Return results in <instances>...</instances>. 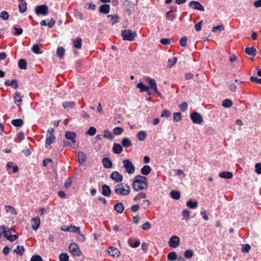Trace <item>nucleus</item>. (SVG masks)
Instances as JSON below:
<instances>
[{
  "label": "nucleus",
  "mask_w": 261,
  "mask_h": 261,
  "mask_svg": "<svg viewBox=\"0 0 261 261\" xmlns=\"http://www.w3.org/2000/svg\"><path fill=\"white\" fill-rule=\"evenodd\" d=\"M31 50L35 53V54H41L42 51H41L40 50V47L38 44H35L33 45L31 48Z\"/></svg>",
  "instance_id": "36"
},
{
  "label": "nucleus",
  "mask_w": 261,
  "mask_h": 261,
  "mask_svg": "<svg viewBox=\"0 0 261 261\" xmlns=\"http://www.w3.org/2000/svg\"><path fill=\"white\" fill-rule=\"evenodd\" d=\"M75 105V103L73 101H66L63 103V107L64 109H66L69 107H73Z\"/></svg>",
  "instance_id": "47"
},
{
  "label": "nucleus",
  "mask_w": 261,
  "mask_h": 261,
  "mask_svg": "<svg viewBox=\"0 0 261 261\" xmlns=\"http://www.w3.org/2000/svg\"><path fill=\"white\" fill-rule=\"evenodd\" d=\"M168 244L170 247L174 248H177L179 245L180 239L179 237L176 236H172L169 239Z\"/></svg>",
  "instance_id": "8"
},
{
  "label": "nucleus",
  "mask_w": 261,
  "mask_h": 261,
  "mask_svg": "<svg viewBox=\"0 0 261 261\" xmlns=\"http://www.w3.org/2000/svg\"><path fill=\"white\" fill-rule=\"evenodd\" d=\"M18 8L20 13L24 12L27 10V3L24 1H21L19 4Z\"/></svg>",
  "instance_id": "33"
},
{
  "label": "nucleus",
  "mask_w": 261,
  "mask_h": 261,
  "mask_svg": "<svg viewBox=\"0 0 261 261\" xmlns=\"http://www.w3.org/2000/svg\"><path fill=\"white\" fill-rule=\"evenodd\" d=\"M10 85L14 89H17L18 87V83L16 80H12Z\"/></svg>",
  "instance_id": "63"
},
{
  "label": "nucleus",
  "mask_w": 261,
  "mask_h": 261,
  "mask_svg": "<svg viewBox=\"0 0 261 261\" xmlns=\"http://www.w3.org/2000/svg\"><path fill=\"white\" fill-rule=\"evenodd\" d=\"M177 59L176 57H173L171 59H168V67H172L174 64H176L177 62Z\"/></svg>",
  "instance_id": "45"
},
{
  "label": "nucleus",
  "mask_w": 261,
  "mask_h": 261,
  "mask_svg": "<svg viewBox=\"0 0 261 261\" xmlns=\"http://www.w3.org/2000/svg\"><path fill=\"white\" fill-rule=\"evenodd\" d=\"M108 252L109 255L112 256H119L120 252L116 248H114L113 247H110L108 249Z\"/></svg>",
  "instance_id": "14"
},
{
  "label": "nucleus",
  "mask_w": 261,
  "mask_h": 261,
  "mask_svg": "<svg viewBox=\"0 0 261 261\" xmlns=\"http://www.w3.org/2000/svg\"><path fill=\"white\" fill-rule=\"evenodd\" d=\"M173 115L174 121L179 122L181 120V114L180 112L174 113Z\"/></svg>",
  "instance_id": "41"
},
{
  "label": "nucleus",
  "mask_w": 261,
  "mask_h": 261,
  "mask_svg": "<svg viewBox=\"0 0 261 261\" xmlns=\"http://www.w3.org/2000/svg\"><path fill=\"white\" fill-rule=\"evenodd\" d=\"M119 17L118 15H115L114 16L111 18V23L112 25H114L117 22L119 21Z\"/></svg>",
  "instance_id": "55"
},
{
  "label": "nucleus",
  "mask_w": 261,
  "mask_h": 261,
  "mask_svg": "<svg viewBox=\"0 0 261 261\" xmlns=\"http://www.w3.org/2000/svg\"><path fill=\"white\" fill-rule=\"evenodd\" d=\"M146 80L149 83V85L147 86V87H149V89L152 90L153 92H158V88L155 81L150 77H148Z\"/></svg>",
  "instance_id": "11"
},
{
  "label": "nucleus",
  "mask_w": 261,
  "mask_h": 261,
  "mask_svg": "<svg viewBox=\"0 0 261 261\" xmlns=\"http://www.w3.org/2000/svg\"><path fill=\"white\" fill-rule=\"evenodd\" d=\"M170 196L173 199L178 200L180 197V193L178 191L173 190L170 192Z\"/></svg>",
  "instance_id": "35"
},
{
  "label": "nucleus",
  "mask_w": 261,
  "mask_h": 261,
  "mask_svg": "<svg viewBox=\"0 0 261 261\" xmlns=\"http://www.w3.org/2000/svg\"><path fill=\"white\" fill-rule=\"evenodd\" d=\"M255 172L258 174H261V163H258L255 166Z\"/></svg>",
  "instance_id": "61"
},
{
  "label": "nucleus",
  "mask_w": 261,
  "mask_h": 261,
  "mask_svg": "<svg viewBox=\"0 0 261 261\" xmlns=\"http://www.w3.org/2000/svg\"><path fill=\"white\" fill-rule=\"evenodd\" d=\"M114 192L117 195L126 196L130 193V189L126 184L119 183L115 186Z\"/></svg>",
  "instance_id": "2"
},
{
  "label": "nucleus",
  "mask_w": 261,
  "mask_h": 261,
  "mask_svg": "<svg viewBox=\"0 0 261 261\" xmlns=\"http://www.w3.org/2000/svg\"><path fill=\"white\" fill-rule=\"evenodd\" d=\"M55 140V136L52 135L51 136H49L48 135H47V138L45 140V144L46 145H50L54 142Z\"/></svg>",
  "instance_id": "40"
},
{
  "label": "nucleus",
  "mask_w": 261,
  "mask_h": 261,
  "mask_svg": "<svg viewBox=\"0 0 261 261\" xmlns=\"http://www.w3.org/2000/svg\"><path fill=\"white\" fill-rule=\"evenodd\" d=\"M171 115V113L169 110H164L161 114V117L167 118L169 117Z\"/></svg>",
  "instance_id": "64"
},
{
  "label": "nucleus",
  "mask_w": 261,
  "mask_h": 261,
  "mask_svg": "<svg viewBox=\"0 0 261 261\" xmlns=\"http://www.w3.org/2000/svg\"><path fill=\"white\" fill-rule=\"evenodd\" d=\"M128 244L132 248H137L140 245V242L137 240L129 239L128 240Z\"/></svg>",
  "instance_id": "24"
},
{
  "label": "nucleus",
  "mask_w": 261,
  "mask_h": 261,
  "mask_svg": "<svg viewBox=\"0 0 261 261\" xmlns=\"http://www.w3.org/2000/svg\"><path fill=\"white\" fill-rule=\"evenodd\" d=\"M151 171V168L148 165H144L141 170L142 174L144 175H148Z\"/></svg>",
  "instance_id": "27"
},
{
  "label": "nucleus",
  "mask_w": 261,
  "mask_h": 261,
  "mask_svg": "<svg viewBox=\"0 0 261 261\" xmlns=\"http://www.w3.org/2000/svg\"><path fill=\"white\" fill-rule=\"evenodd\" d=\"M102 162L103 166L105 168L110 169L112 167V162L108 158L105 157L102 159Z\"/></svg>",
  "instance_id": "19"
},
{
  "label": "nucleus",
  "mask_w": 261,
  "mask_h": 261,
  "mask_svg": "<svg viewBox=\"0 0 261 261\" xmlns=\"http://www.w3.org/2000/svg\"><path fill=\"white\" fill-rule=\"evenodd\" d=\"M11 235V230L8 228L5 227V232L4 233V236L8 239V238Z\"/></svg>",
  "instance_id": "59"
},
{
  "label": "nucleus",
  "mask_w": 261,
  "mask_h": 261,
  "mask_svg": "<svg viewBox=\"0 0 261 261\" xmlns=\"http://www.w3.org/2000/svg\"><path fill=\"white\" fill-rule=\"evenodd\" d=\"M194 255V252L192 250H186L184 253V256L186 258L190 259Z\"/></svg>",
  "instance_id": "43"
},
{
  "label": "nucleus",
  "mask_w": 261,
  "mask_h": 261,
  "mask_svg": "<svg viewBox=\"0 0 261 261\" xmlns=\"http://www.w3.org/2000/svg\"><path fill=\"white\" fill-rule=\"evenodd\" d=\"M121 143L122 145L124 147H129L132 145L131 141L128 138H123Z\"/></svg>",
  "instance_id": "31"
},
{
  "label": "nucleus",
  "mask_w": 261,
  "mask_h": 261,
  "mask_svg": "<svg viewBox=\"0 0 261 261\" xmlns=\"http://www.w3.org/2000/svg\"><path fill=\"white\" fill-rule=\"evenodd\" d=\"M96 132V128L93 126H91L89 127V129L87 132V134L89 136H94Z\"/></svg>",
  "instance_id": "50"
},
{
  "label": "nucleus",
  "mask_w": 261,
  "mask_h": 261,
  "mask_svg": "<svg viewBox=\"0 0 261 261\" xmlns=\"http://www.w3.org/2000/svg\"><path fill=\"white\" fill-rule=\"evenodd\" d=\"M189 6L193 9L198 10L201 11H204V7L197 1H191L189 4Z\"/></svg>",
  "instance_id": "9"
},
{
  "label": "nucleus",
  "mask_w": 261,
  "mask_h": 261,
  "mask_svg": "<svg viewBox=\"0 0 261 261\" xmlns=\"http://www.w3.org/2000/svg\"><path fill=\"white\" fill-rule=\"evenodd\" d=\"M166 17L171 21H173L176 18V15L174 14H171V11H168L166 13Z\"/></svg>",
  "instance_id": "53"
},
{
  "label": "nucleus",
  "mask_w": 261,
  "mask_h": 261,
  "mask_svg": "<svg viewBox=\"0 0 261 261\" xmlns=\"http://www.w3.org/2000/svg\"><path fill=\"white\" fill-rule=\"evenodd\" d=\"M65 54V50L62 47H60L57 48V55L59 58H62Z\"/></svg>",
  "instance_id": "39"
},
{
  "label": "nucleus",
  "mask_w": 261,
  "mask_h": 261,
  "mask_svg": "<svg viewBox=\"0 0 261 261\" xmlns=\"http://www.w3.org/2000/svg\"><path fill=\"white\" fill-rule=\"evenodd\" d=\"M114 210L119 214H121L124 211V205L121 202H118L114 206Z\"/></svg>",
  "instance_id": "21"
},
{
  "label": "nucleus",
  "mask_w": 261,
  "mask_h": 261,
  "mask_svg": "<svg viewBox=\"0 0 261 261\" xmlns=\"http://www.w3.org/2000/svg\"><path fill=\"white\" fill-rule=\"evenodd\" d=\"M137 136L139 141H143L146 139L147 134L144 130H141L137 134Z\"/></svg>",
  "instance_id": "29"
},
{
  "label": "nucleus",
  "mask_w": 261,
  "mask_h": 261,
  "mask_svg": "<svg viewBox=\"0 0 261 261\" xmlns=\"http://www.w3.org/2000/svg\"><path fill=\"white\" fill-rule=\"evenodd\" d=\"M245 53L248 55L255 57L256 55V50L254 47H248L245 48Z\"/></svg>",
  "instance_id": "23"
},
{
  "label": "nucleus",
  "mask_w": 261,
  "mask_h": 261,
  "mask_svg": "<svg viewBox=\"0 0 261 261\" xmlns=\"http://www.w3.org/2000/svg\"><path fill=\"white\" fill-rule=\"evenodd\" d=\"M68 249L69 251L74 256H80L82 254L79 246L75 243H71Z\"/></svg>",
  "instance_id": "5"
},
{
  "label": "nucleus",
  "mask_w": 261,
  "mask_h": 261,
  "mask_svg": "<svg viewBox=\"0 0 261 261\" xmlns=\"http://www.w3.org/2000/svg\"><path fill=\"white\" fill-rule=\"evenodd\" d=\"M177 253L174 251L171 252L167 255V259L169 260H175L177 259Z\"/></svg>",
  "instance_id": "38"
},
{
  "label": "nucleus",
  "mask_w": 261,
  "mask_h": 261,
  "mask_svg": "<svg viewBox=\"0 0 261 261\" xmlns=\"http://www.w3.org/2000/svg\"><path fill=\"white\" fill-rule=\"evenodd\" d=\"M183 219L188 220L190 219V211L188 210H185L182 212Z\"/></svg>",
  "instance_id": "49"
},
{
  "label": "nucleus",
  "mask_w": 261,
  "mask_h": 261,
  "mask_svg": "<svg viewBox=\"0 0 261 261\" xmlns=\"http://www.w3.org/2000/svg\"><path fill=\"white\" fill-rule=\"evenodd\" d=\"M123 167L125 168L126 172L128 174H133L135 171V167L132 162L129 159L124 160L123 161Z\"/></svg>",
  "instance_id": "4"
},
{
  "label": "nucleus",
  "mask_w": 261,
  "mask_h": 261,
  "mask_svg": "<svg viewBox=\"0 0 261 261\" xmlns=\"http://www.w3.org/2000/svg\"><path fill=\"white\" fill-rule=\"evenodd\" d=\"M123 129L121 127H116L113 129V133L115 135H120L123 133Z\"/></svg>",
  "instance_id": "48"
},
{
  "label": "nucleus",
  "mask_w": 261,
  "mask_h": 261,
  "mask_svg": "<svg viewBox=\"0 0 261 261\" xmlns=\"http://www.w3.org/2000/svg\"><path fill=\"white\" fill-rule=\"evenodd\" d=\"M65 137L67 140H70L72 143H75L76 134L74 132H67L65 134Z\"/></svg>",
  "instance_id": "16"
},
{
  "label": "nucleus",
  "mask_w": 261,
  "mask_h": 261,
  "mask_svg": "<svg viewBox=\"0 0 261 261\" xmlns=\"http://www.w3.org/2000/svg\"><path fill=\"white\" fill-rule=\"evenodd\" d=\"M224 30V26L223 24L214 27L212 28V31L213 32H215L217 30L219 31V32H221Z\"/></svg>",
  "instance_id": "54"
},
{
  "label": "nucleus",
  "mask_w": 261,
  "mask_h": 261,
  "mask_svg": "<svg viewBox=\"0 0 261 261\" xmlns=\"http://www.w3.org/2000/svg\"><path fill=\"white\" fill-rule=\"evenodd\" d=\"M23 122V120L21 119H15L11 121L12 124L16 127H20L22 125Z\"/></svg>",
  "instance_id": "30"
},
{
  "label": "nucleus",
  "mask_w": 261,
  "mask_h": 261,
  "mask_svg": "<svg viewBox=\"0 0 261 261\" xmlns=\"http://www.w3.org/2000/svg\"><path fill=\"white\" fill-rule=\"evenodd\" d=\"M179 43L182 47L186 46L187 43V38L185 36L182 37L179 40Z\"/></svg>",
  "instance_id": "56"
},
{
  "label": "nucleus",
  "mask_w": 261,
  "mask_h": 261,
  "mask_svg": "<svg viewBox=\"0 0 261 261\" xmlns=\"http://www.w3.org/2000/svg\"><path fill=\"white\" fill-rule=\"evenodd\" d=\"M137 88L140 89L141 92H148L149 87L145 86L142 82H139L136 86Z\"/></svg>",
  "instance_id": "26"
},
{
  "label": "nucleus",
  "mask_w": 261,
  "mask_h": 261,
  "mask_svg": "<svg viewBox=\"0 0 261 261\" xmlns=\"http://www.w3.org/2000/svg\"><path fill=\"white\" fill-rule=\"evenodd\" d=\"M9 14L8 12L3 11L0 13V18H2L4 20H7L9 19Z\"/></svg>",
  "instance_id": "46"
},
{
  "label": "nucleus",
  "mask_w": 261,
  "mask_h": 261,
  "mask_svg": "<svg viewBox=\"0 0 261 261\" xmlns=\"http://www.w3.org/2000/svg\"><path fill=\"white\" fill-rule=\"evenodd\" d=\"M110 178L117 183H120L123 180L122 175L118 171H113Z\"/></svg>",
  "instance_id": "10"
},
{
  "label": "nucleus",
  "mask_w": 261,
  "mask_h": 261,
  "mask_svg": "<svg viewBox=\"0 0 261 261\" xmlns=\"http://www.w3.org/2000/svg\"><path fill=\"white\" fill-rule=\"evenodd\" d=\"M99 12L103 14H108L110 11V6L108 4L102 5L99 8Z\"/></svg>",
  "instance_id": "18"
},
{
  "label": "nucleus",
  "mask_w": 261,
  "mask_h": 261,
  "mask_svg": "<svg viewBox=\"0 0 261 261\" xmlns=\"http://www.w3.org/2000/svg\"><path fill=\"white\" fill-rule=\"evenodd\" d=\"M60 261H68L69 256L67 253H61L59 256Z\"/></svg>",
  "instance_id": "51"
},
{
  "label": "nucleus",
  "mask_w": 261,
  "mask_h": 261,
  "mask_svg": "<svg viewBox=\"0 0 261 261\" xmlns=\"http://www.w3.org/2000/svg\"><path fill=\"white\" fill-rule=\"evenodd\" d=\"M219 176L222 178L231 179L233 176V174L229 171H223L219 173Z\"/></svg>",
  "instance_id": "20"
},
{
  "label": "nucleus",
  "mask_w": 261,
  "mask_h": 261,
  "mask_svg": "<svg viewBox=\"0 0 261 261\" xmlns=\"http://www.w3.org/2000/svg\"><path fill=\"white\" fill-rule=\"evenodd\" d=\"M86 160L85 154L82 151H79L77 153V161L80 165L83 164Z\"/></svg>",
  "instance_id": "22"
},
{
  "label": "nucleus",
  "mask_w": 261,
  "mask_h": 261,
  "mask_svg": "<svg viewBox=\"0 0 261 261\" xmlns=\"http://www.w3.org/2000/svg\"><path fill=\"white\" fill-rule=\"evenodd\" d=\"M69 231L80 233V228L79 227L70 225L69 226Z\"/></svg>",
  "instance_id": "52"
},
{
  "label": "nucleus",
  "mask_w": 261,
  "mask_h": 261,
  "mask_svg": "<svg viewBox=\"0 0 261 261\" xmlns=\"http://www.w3.org/2000/svg\"><path fill=\"white\" fill-rule=\"evenodd\" d=\"M250 80L252 82L261 84V79H258L256 76H251L250 77Z\"/></svg>",
  "instance_id": "58"
},
{
  "label": "nucleus",
  "mask_w": 261,
  "mask_h": 261,
  "mask_svg": "<svg viewBox=\"0 0 261 261\" xmlns=\"http://www.w3.org/2000/svg\"><path fill=\"white\" fill-rule=\"evenodd\" d=\"M32 229L36 230L39 227L40 224V219L39 217H34L32 219Z\"/></svg>",
  "instance_id": "13"
},
{
  "label": "nucleus",
  "mask_w": 261,
  "mask_h": 261,
  "mask_svg": "<svg viewBox=\"0 0 261 261\" xmlns=\"http://www.w3.org/2000/svg\"><path fill=\"white\" fill-rule=\"evenodd\" d=\"M30 261H43L42 257L39 255H33Z\"/></svg>",
  "instance_id": "60"
},
{
  "label": "nucleus",
  "mask_w": 261,
  "mask_h": 261,
  "mask_svg": "<svg viewBox=\"0 0 261 261\" xmlns=\"http://www.w3.org/2000/svg\"><path fill=\"white\" fill-rule=\"evenodd\" d=\"M23 97V95H21L20 92L16 91L13 97L15 104H16L18 107L20 106L22 103V98Z\"/></svg>",
  "instance_id": "12"
},
{
  "label": "nucleus",
  "mask_w": 261,
  "mask_h": 261,
  "mask_svg": "<svg viewBox=\"0 0 261 261\" xmlns=\"http://www.w3.org/2000/svg\"><path fill=\"white\" fill-rule=\"evenodd\" d=\"M73 47L76 49H80L82 47V39L80 37H76L73 41Z\"/></svg>",
  "instance_id": "17"
},
{
  "label": "nucleus",
  "mask_w": 261,
  "mask_h": 261,
  "mask_svg": "<svg viewBox=\"0 0 261 261\" xmlns=\"http://www.w3.org/2000/svg\"><path fill=\"white\" fill-rule=\"evenodd\" d=\"M121 36L124 40L132 41L137 36L135 32H133L129 29L125 30L122 31Z\"/></svg>",
  "instance_id": "3"
},
{
  "label": "nucleus",
  "mask_w": 261,
  "mask_h": 261,
  "mask_svg": "<svg viewBox=\"0 0 261 261\" xmlns=\"http://www.w3.org/2000/svg\"><path fill=\"white\" fill-rule=\"evenodd\" d=\"M146 197V194L145 193L141 192L137 195L134 198V200L136 201Z\"/></svg>",
  "instance_id": "44"
},
{
  "label": "nucleus",
  "mask_w": 261,
  "mask_h": 261,
  "mask_svg": "<svg viewBox=\"0 0 261 261\" xmlns=\"http://www.w3.org/2000/svg\"><path fill=\"white\" fill-rule=\"evenodd\" d=\"M113 150L115 154H120L122 151V146L118 143H114Z\"/></svg>",
  "instance_id": "25"
},
{
  "label": "nucleus",
  "mask_w": 261,
  "mask_h": 261,
  "mask_svg": "<svg viewBox=\"0 0 261 261\" xmlns=\"http://www.w3.org/2000/svg\"><path fill=\"white\" fill-rule=\"evenodd\" d=\"M48 11V7L45 5L38 6L35 8V13L37 15H47Z\"/></svg>",
  "instance_id": "7"
},
{
  "label": "nucleus",
  "mask_w": 261,
  "mask_h": 261,
  "mask_svg": "<svg viewBox=\"0 0 261 261\" xmlns=\"http://www.w3.org/2000/svg\"><path fill=\"white\" fill-rule=\"evenodd\" d=\"M142 229L144 230H147L151 228V224L149 222H146L142 225Z\"/></svg>",
  "instance_id": "57"
},
{
  "label": "nucleus",
  "mask_w": 261,
  "mask_h": 261,
  "mask_svg": "<svg viewBox=\"0 0 261 261\" xmlns=\"http://www.w3.org/2000/svg\"><path fill=\"white\" fill-rule=\"evenodd\" d=\"M18 67H19V68L20 69H27V61H25V59H21L18 61Z\"/></svg>",
  "instance_id": "32"
},
{
  "label": "nucleus",
  "mask_w": 261,
  "mask_h": 261,
  "mask_svg": "<svg viewBox=\"0 0 261 261\" xmlns=\"http://www.w3.org/2000/svg\"><path fill=\"white\" fill-rule=\"evenodd\" d=\"M179 108L182 112H185L188 108V103L186 102H184L180 105Z\"/></svg>",
  "instance_id": "62"
},
{
  "label": "nucleus",
  "mask_w": 261,
  "mask_h": 261,
  "mask_svg": "<svg viewBox=\"0 0 261 261\" xmlns=\"http://www.w3.org/2000/svg\"><path fill=\"white\" fill-rule=\"evenodd\" d=\"M102 194L105 196H109L111 193V190L110 187L107 185H103L102 186Z\"/></svg>",
  "instance_id": "15"
},
{
  "label": "nucleus",
  "mask_w": 261,
  "mask_h": 261,
  "mask_svg": "<svg viewBox=\"0 0 261 261\" xmlns=\"http://www.w3.org/2000/svg\"><path fill=\"white\" fill-rule=\"evenodd\" d=\"M198 203L197 201L189 200L187 203V205L189 208L193 209L197 206Z\"/></svg>",
  "instance_id": "42"
},
{
  "label": "nucleus",
  "mask_w": 261,
  "mask_h": 261,
  "mask_svg": "<svg viewBox=\"0 0 261 261\" xmlns=\"http://www.w3.org/2000/svg\"><path fill=\"white\" fill-rule=\"evenodd\" d=\"M190 118L195 124H200L203 121L202 116L197 112H194L190 114Z\"/></svg>",
  "instance_id": "6"
},
{
  "label": "nucleus",
  "mask_w": 261,
  "mask_h": 261,
  "mask_svg": "<svg viewBox=\"0 0 261 261\" xmlns=\"http://www.w3.org/2000/svg\"><path fill=\"white\" fill-rule=\"evenodd\" d=\"M133 188L135 191H138L148 187L147 179L141 175H137L133 183Z\"/></svg>",
  "instance_id": "1"
},
{
  "label": "nucleus",
  "mask_w": 261,
  "mask_h": 261,
  "mask_svg": "<svg viewBox=\"0 0 261 261\" xmlns=\"http://www.w3.org/2000/svg\"><path fill=\"white\" fill-rule=\"evenodd\" d=\"M13 251L17 255H22L24 253V248L22 246L17 245Z\"/></svg>",
  "instance_id": "28"
},
{
  "label": "nucleus",
  "mask_w": 261,
  "mask_h": 261,
  "mask_svg": "<svg viewBox=\"0 0 261 261\" xmlns=\"http://www.w3.org/2000/svg\"><path fill=\"white\" fill-rule=\"evenodd\" d=\"M232 105V101L229 99H224L222 103V106L224 108H230Z\"/></svg>",
  "instance_id": "34"
},
{
  "label": "nucleus",
  "mask_w": 261,
  "mask_h": 261,
  "mask_svg": "<svg viewBox=\"0 0 261 261\" xmlns=\"http://www.w3.org/2000/svg\"><path fill=\"white\" fill-rule=\"evenodd\" d=\"M103 137L110 140H112L114 139L112 134L109 130H105L103 131Z\"/></svg>",
  "instance_id": "37"
}]
</instances>
